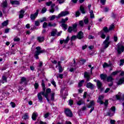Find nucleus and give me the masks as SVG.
<instances>
[{"label":"nucleus","mask_w":124,"mask_h":124,"mask_svg":"<svg viewBox=\"0 0 124 124\" xmlns=\"http://www.w3.org/2000/svg\"><path fill=\"white\" fill-rule=\"evenodd\" d=\"M84 21L85 24H88V23H89V18L85 17Z\"/></svg>","instance_id":"63"},{"label":"nucleus","mask_w":124,"mask_h":124,"mask_svg":"<svg viewBox=\"0 0 124 124\" xmlns=\"http://www.w3.org/2000/svg\"><path fill=\"white\" fill-rule=\"evenodd\" d=\"M50 82L52 85H53V86H54L55 88L57 87V85L56 84V82L55 81V80H54V79L51 80Z\"/></svg>","instance_id":"45"},{"label":"nucleus","mask_w":124,"mask_h":124,"mask_svg":"<svg viewBox=\"0 0 124 124\" xmlns=\"http://www.w3.org/2000/svg\"><path fill=\"white\" fill-rule=\"evenodd\" d=\"M58 69L59 73H62L63 71V69L62 68V66L60 67H58Z\"/></svg>","instance_id":"47"},{"label":"nucleus","mask_w":124,"mask_h":124,"mask_svg":"<svg viewBox=\"0 0 124 124\" xmlns=\"http://www.w3.org/2000/svg\"><path fill=\"white\" fill-rule=\"evenodd\" d=\"M64 113L66 117H68L69 118H72L73 117V113H72V111L69 108H65Z\"/></svg>","instance_id":"4"},{"label":"nucleus","mask_w":124,"mask_h":124,"mask_svg":"<svg viewBox=\"0 0 124 124\" xmlns=\"http://www.w3.org/2000/svg\"><path fill=\"white\" fill-rule=\"evenodd\" d=\"M48 26V23L47 22H44L43 24V28L44 29H46Z\"/></svg>","instance_id":"50"},{"label":"nucleus","mask_w":124,"mask_h":124,"mask_svg":"<svg viewBox=\"0 0 124 124\" xmlns=\"http://www.w3.org/2000/svg\"><path fill=\"white\" fill-rule=\"evenodd\" d=\"M70 40V38L69 37V36H68L65 40H60V43L62 45V44H67L68 43V41Z\"/></svg>","instance_id":"11"},{"label":"nucleus","mask_w":124,"mask_h":124,"mask_svg":"<svg viewBox=\"0 0 124 124\" xmlns=\"http://www.w3.org/2000/svg\"><path fill=\"white\" fill-rule=\"evenodd\" d=\"M7 1H3L1 5V6L3 8H6V7H7Z\"/></svg>","instance_id":"23"},{"label":"nucleus","mask_w":124,"mask_h":124,"mask_svg":"<svg viewBox=\"0 0 124 124\" xmlns=\"http://www.w3.org/2000/svg\"><path fill=\"white\" fill-rule=\"evenodd\" d=\"M55 93H52L50 94V96H51V100L52 101H54L55 100Z\"/></svg>","instance_id":"31"},{"label":"nucleus","mask_w":124,"mask_h":124,"mask_svg":"<svg viewBox=\"0 0 124 124\" xmlns=\"http://www.w3.org/2000/svg\"><path fill=\"white\" fill-rule=\"evenodd\" d=\"M57 26V24L56 23L49 22L48 24V26L51 28L52 27H56Z\"/></svg>","instance_id":"33"},{"label":"nucleus","mask_w":124,"mask_h":124,"mask_svg":"<svg viewBox=\"0 0 124 124\" xmlns=\"http://www.w3.org/2000/svg\"><path fill=\"white\" fill-rule=\"evenodd\" d=\"M84 82H85V80H84V79L81 80L80 81H79V82L78 83V87H82Z\"/></svg>","instance_id":"38"},{"label":"nucleus","mask_w":124,"mask_h":124,"mask_svg":"<svg viewBox=\"0 0 124 124\" xmlns=\"http://www.w3.org/2000/svg\"><path fill=\"white\" fill-rule=\"evenodd\" d=\"M56 33H57V30H54L51 32V36H55Z\"/></svg>","instance_id":"37"},{"label":"nucleus","mask_w":124,"mask_h":124,"mask_svg":"<svg viewBox=\"0 0 124 124\" xmlns=\"http://www.w3.org/2000/svg\"><path fill=\"white\" fill-rule=\"evenodd\" d=\"M109 66H110L109 65V64H108V63H106V62H105L103 65V67L104 68H105V67H109Z\"/></svg>","instance_id":"55"},{"label":"nucleus","mask_w":124,"mask_h":124,"mask_svg":"<svg viewBox=\"0 0 124 124\" xmlns=\"http://www.w3.org/2000/svg\"><path fill=\"white\" fill-rule=\"evenodd\" d=\"M35 26L36 27H38L39 26H40V23L38 21H35Z\"/></svg>","instance_id":"56"},{"label":"nucleus","mask_w":124,"mask_h":124,"mask_svg":"<svg viewBox=\"0 0 124 124\" xmlns=\"http://www.w3.org/2000/svg\"><path fill=\"white\" fill-rule=\"evenodd\" d=\"M90 18L91 19H93V18H94V14H93V10L90 11Z\"/></svg>","instance_id":"30"},{"label":"nucleus","mask_w":124,"mask_h":124,"mask_svg":"<svg viewBox=\"0 0 124 124\" xmlns=\"http://www.w3.org/2000/svg\"><path fill=\"white\" fill-rule=\"evenodd\" d=\"M69 14V12L68 11H62L60 14L58 15V16L56 17L57 19H60L61 17H63L64 16H66Z\"/></svg>","instance_id":"8"},{"label":"nucleus","mask_w":124,"mask_h":124,"mask_svg":"<svg viewBox=\"0 0 124 124\" xmlns=\"http://www.w3.org/2000/svg\"><path fill=\"white\" fill-rule=\"evenodd\" d=\"M51 89L47 88L46 91V93H45V91H43L38 93V99L40 103H42V102H43V97H42V95H44L45 97L49 96V93H51Z\"/></svg>","instance_id":"1"},{"label":"nucleus","mask_w":124,"mask_h":124,"mask_svg":"<svg viewBox=\"0 0 124 124\" xmlns=\"http://www.w3.org/2000/svg\"><path fill=\"white\" fill-rule=\"evenodd\" d=\"M100 2L102 4V5H105L106 0H100Z\"/></svg>","instance_id":"60"},{"label":"nucleus","mask_w":124,"mask_h":124,"mask_svg":"<svg viewBox=\"0 0 124 124\" xmlns=\"http://www.w3.org/2000/svg\"><path fill=\"white\" fill-rule=\"evenodd\" d=\"M46 21H47L46 17H43L42 18L40 19L41 23H43V22H46Z\"/></svg>","instance_id":"48"},{"label":"nucleus","mask_w":124,"mask_h":124,"mask_svg":"<svg viewBox=\"0 0 124 124\" xmlns=\"http://www.w3.org/2000/svg\"><path fill=\"white\" fill-rule=\"evenodd\" d=\"M94 81L96 83L97 87L98 89L100 90L101 92H103V88H102L103 87V84L102 82H100V80H97V79H94Z\"/></svg>","instance_id":"6"},{"label":"nucleus","mask_w":124,"mask_h":124,"mask_svg":"<svg viewBox=\"0 0 124 124\" xmlns=\"http://www.w3.org/2000/svg\"><path fill=\"white\" fill-rule=\"evenodd\" d=\"M69 105H70V106H72V105H73V100H69Z\"/></svg>","instance_id":"64"},{"label":"nucleus","mask_w":124,"mask_h":124,"mask_svg":"<svg viewBox=\"0 0 124 124\" xmlns=\"http://www.w3.org/2000/svg\"><path fill=\"white\" fill-rule=\"evenodd\" d=\"M77 36V38L78 39H82L84 38V33L82 31H80L78 33Z\"/></svg>","instance_id":"14"},{"label":"nucleus","mask_w":124,"mask_h":124,"mask_svg":"<svg viewBox=\"0 0 124 124\" xmlns=\"http://www.w3.org/2000/svg\"><path fill=\"white\" fill-rule=\"evenodd\" d=\"M78 105H82V104H84V101L83 100V99H81L80 100H78L77 102Z\"/></svg>","instance_id":"29"},{"label":"nucleus","mask_w":124,"mask_h":124,"mask_svg":"<svg viewBox=\"0 0 124 124\" xmlns=\"http://www.w3.org/2000/svg\"><path fill=\"white\" fill-rule=\"evenodd\" d=\"M86 87L87 88H88V89H90L91 90H93V88H94V86L91 82L87 83L86 84Z\"/></svg>","instance_id":"18"},{"label":"nucleus","mask_w":124,"mask_h":124,"mask_svg":"<svg viewBox=\"0 0 124 124\" xmlns=\"http://www.w3.org/2000/svg\"><path fill=\"white\" fill-rule=\"evenodd\" d=\"M124 59H121L120 66H123V65H124Z\"/></svg>","instance_id":"53"},{"label":"nucleus","mask_w":124,"mask_h":124,"mask_svg":"<svg viewBox=\"0 0 124 124\" xmlns=\"http://www.w3.org/2000/svg\"><path fill=\"white\" fill-rule=\"evenodd\" d=\"M101 38H103V39H105L106 37V35L104 34V33L102 32V31L101 32Z\"/></svg>","instance_id":"51"},{"label":"nucleus","mask_w":124,"mask_h":124,"mask_svg":"<svg viewBox=\"0 0 124 124\" xmlns=\"http://www.w3.org/2000/svg\"><path fill=\"white\" fill-rule=\"evenodd\" d=\"M23 119H24V120H28L29 119V114L28 113H26L25 114H24V115H23V116L22 117Z\"/></svg>","instance_id":"32"},{"label":"nucleus","mask_w":124,"mask_h":124,"mask_svg":"<svg viewBox=\"0 0 124 124\" xmlns=\"http://www.w3.org/2000/svg\"><path fill=\"white\" fill-rule=\"evenodd\" d=\"M25 14V10H21L19 11V19H23L24 18V15Z\"/></svg>","instance_id":"17"},{"label":"nucleus","mask_w":124,"mask_h":124,"mask_svg":"<svg viewBox=\"0 0 124 124\" xmlns=\"http://www.w3.org/2000/svg\"><path fill=\"white\" fill-rule=\"evenodd\" d=\"M103 98H104V96L101 95V96H99V98L97 100V102L98 103H100V104H104V102H103Z\"/></svg>","instance_id":"16"},{"label":"nucleus","mask_w":124,"mask_h":124,"mask_svg":"<svg viewBox=\"0 0 124 124\" xmlns=\"http://www.w3.org/2000/svg\"><path fill=\"white\" fill-rule=\"evenodd\" d=\"M36 50L35 51L34 57L36 59V60H38L39 57L38 56L40 55V54H43V53H45L46 50L43 49L41 50V47L40 46H37L36 47Z\"/></svg>","instance_id":"2"},{"label":"nucleus","mask_w":124,"mask_h":124,"mask_svg":"<svg viewBox=\"0 0 124 124\" xmlns=\"http://www.w3.org/2000/svg\"><path fill=\"white\" fill-rule=\"evenodd\" d=\"M100 77L101 80H103V81H105L107 79V75L102 74L100 75Z\"/></svg>","instance_id":"20"},{"label":"nucleus","mask_w":124,"mask_h":124,"mask_svg":"<svg viewBox=\"0 0 124 124\" xmlns=\"http://www.w3.org/2000/svg\"><path fill=\"white\" fill-rule=\"evenodd\" d=\"M79 9H80L81 13H82V14H86V11H85V8H84L83 6L81 5L80 6Z\"/></svg>","instance_id":"26"},{"label":"nucleus","mask_w":124,"mask_h":124,"mask_svg":"<svg viewBox=\"0 0 124 124\" xmlns=\"http://www.w3.org/2000/svg\"><path fill=\"white\" fill-rule=\"evenodd\" d=\"M37 40L39 42H43L44 41V37H38Z\"/></svg>","instance_id":"28"},{"label":"nucleus","mask_w":124,"mask_h":124,"mask_svg":"<svg viewBox=\"0 0 124 124\" xmlns=\"http://www.w3.org/2000/svg\"><path fill=\"white\" fill-rule=\"evenodd\" d=\"M121 71H115L114 72H113L111 73L110 76H111V77H114V76H116V75H117V74H118V73H120Z\"/></svg>","instance_id":"27"},{"label":"nucleus","mask_w":124,"mask_h":124,"mask_svg":"<svg viewBox=\"0 0 124 124\" xmlns=\"http://www.w3.org/2000/svg\"><path fill=\"white\" fill-rule=\"evenodd\" d=\"M34 86L35 90H37V89L38 88V87H39V85H38V83H35Z\"/></svg>","instance_id":"62"},{"label":"nucleus","mask_w":124,"mask_h":124,"mask_svg":"<svg viewBox=\"0 0 124 124\" xmlns=\"http://www.w3.org/2000/svg\"><path fill=\"white\" fill-rule=\"evenodd\" d=\"M10 105L13 108H15V107H16V104L13 102L10 103Z\"/></svg>","instance_id":"52"},{"label":"nucleus","mask_w":124,"mask_h":124,"mask_svg":"<svg viewBox=\"0 0 124 124\" xmlns=\"http://www.w3.org/2000/svg\"><path fill=\"white\" fill-rule=\"evenodd\" d=\"M116 113V107L114 106L112 107L110 110L107 112V114L109 117H113L114 114Z\"/></svg>","instance_id":"5"},{"label":"nucleus","mask_w":124,"mask_h":124,"mask_svg":"<svg viewBox=\"0 0 124 124\" xmlns=\"http://www.w3.org/2000/svg\"><path fill=\"white\" fill-rule=\"evenodd\" d=\"M77 23H75L72 27L69 26L68 29V32L70 33L72 32V31L77 32Z\"/></svg>","instance_id":"3"},{"label":"nucleus","mask_w":124,"mask_h":124,"mask_svg":"<svg viewBox=\"0 0 124 124\" xmlns=\"http://www.w3.org/2000/svg\"><path fill=\"white\" fill-rule=\"evenodd\" d=\"M79 24L80 27H83L84 26V22L83 21V20L79 21Z\"/></svg>","instance_id":"59"},{"label":"nucleus","mask_w":124,"mask_h":124,"mask_svg":"<svg viewBox=\"0 0 124 124\" xmlns=\"http://www.w3.org/2000/svg\"><path fill=\"white\" fill-rule=\"evenodd\" d=\"M93 106H94V101L93 100L91 101L89 104L87 105L88 108H91L90 113H92V112L94 110V107H93Z\"/></svg>","instance_id":"7"},{"label":"nucleus","mask_w":124,"mask_h":124,"mask_svg":"<svg viewBox=\"0 0 124 124\" xmlns=\"http://www.w3.org/2000/svg\"><path fill=\"white\" fill-rule=\"evenodd\" d=\"M66 21H68V17H66L65 19L64 18H62V23L63 24H64Z\"/></svg>","instance_id":"43"},{"label":"nucleus","mask_w":124,"mask_h":124,"mask_svg":"<svg viewBox=\"0 0 124 124\" xmlns=\"http://www.w3.org/2000/svg\"><path fill=\"white\" fill-rule=\"evenodd\" d=\"M61 26L62 27V28H63L64 30H66V29H67V24L62 23Z\"/></svg>","instance_id":"40"},{"label":"nucleus","mask_w":124,"mask_h":124,"mask_svg":"<svg viewBox=\"0 0 124 124\" xmlns=\"http://www.w3.org/2000/svg\"><path fill=\"white\" fill-rule=\"evenodd\" d=\"M21 40V39L18 37H16L15 38H14V41L15 42H19Z\"/></svg>","instance_id":"39"},{"label":"nucleus","mask_w":124,"mask_h":124,"mask_svg":"<svg viewBox=\"0 0 124 124\" xmlns=\"http://www.w3.org/2000/svg\"><path fill=\"white\" fill-rule=\"evenodd\" d=\"M80 15H81V13H80V12L79 11H78L76 13V17H79V16H80Z\"/></svg>","instance_id":"58"},{"label":"nucleus","mask_w":124,"mask_h":124,"mask_svg":"<svg viewBox=\"0 0 124 124\" xmlns=\"http://www.w3.org/2000/svg\"><path fill=\"white\" fill-rule=\"evenodd\" d=\"M110 44L109 42H106V41H104L103 42V45L104 46V49H107V48H108L109 47V45Z\"/></svg>","instance_id":"19"},{"label":"nucleus","mask_w":124,"mask_h":124,"mask_svg":"<svg viewBox=\"0 0 124 124\" xmlns=\"http://www.w3.org/2000/svg\"><path fill=\"white\" fill-rule=\"evenodd\" d=\"M114 80V78H113V77L112 76H109L107 78V82H112Z\"/></svg>","instance_id":"25"},{"label":"nucleus","mask_w":124,"mask_h":124,"mask_svg":"<svg viewBox=\"0 0 124 124\" xmlns=\"http://www.w3.org/2000/svg\"><path fill=\"white\" fill-rule=\"evenodd\" d=\"M124 51V46L122 45H119L117 46V53L119 55H121Z\"/></svg>","instance_id":"9"},{"label":"nucleus","mask_w":124,"mask_h":124,"mask_svg":"<svg viewBox=\"0 0 124 124\" xmlns=\"http://www.w3.org/2000/svg\"><path fill=\"white\" fill-rule=\"evenodd\" d=\"M115 28V25H114V24H112L111 25L109 28H108V30L109 31H112V30H113Z\"/></svg>","instance_id":"46"},{"label":"nucleus","mask_w":124,"mask_h":124,"mask_svg":"<svg viewBox=\"0 0 124 124\" xmlns=\"http://www.w3.org/2000/svg\"><path fill=\"white\" fill-rule=\"evenodd\" d=\"M11 4H13L14 5H18L20 4L19 2V1L18 0H13L10 1Z\"/></svg>","instance_id":"22"},{"label":"nucleus","mask_w":124,"mask_h":124,"mask_svg":"<svg viewBox=\"0 0 124 124\" xmlns=\"http://www.w3.org/2000/svg\"><path fill=\"white\" fill-rule=\"evenodd\" d=\"M77 35H73L71 37L70 40L71 42H72V41H74V40H76V39H77Z\"/></svg>","instance_id":"34"},{"label":"nucleus","mask_w":124,"mask_h":124,"mask_svg":"<svg viewBox=\"0 0 124 124\" xmlns=\"http://www.w3.org/2000/svg\"><path fill=\"white\" fill-rule=\"evenodd\" d=\"M4 83H7V77L3 76L1 78V79L0 80V84H4Z\"/></svg>","instance_id":"13"},{"label":"nucleus","mask_w":124,"mask_h":124,"mask_svg":"<svg viewBox=\"0 0 124 124\" xmlns=\"http://www.w3.org/2000/svg\"><path fill=\"white\" fill-rule=\"evenodd\" d=\"M124 78H122L119 79V80L117 82V85H122V84H124Z\"/></svg>","instance_id":"24"},{"label":"nucleus","mask_w":124,"mask_h":124,"mask_svg":"<svg viewBox=\"0 0 124 124\" xmlns=\"http://www.w3.org/2000/svg\"><path fill=\"white\" fill-rule=\"evenodd\" d=\"M50 115H51V114H50V113L47 112L46 113H45L44 115V118L45 119H47V118H49V116H50Z\"/></svg>","instance_id":"42"},{"label":"nucleus","mask_w":124,"mask_h":124,"mask_svg":"<svg viewBox=\"0 0 124 124\" xmlns=\"http://www.w3.org/2000/svg\"><path fill=\"white\" fill-rule=\"evenodd\" d=\"M46 11H47V8L44 7L42 8L41 10V13L42 14H44V13H45V12H46Z\"/></svg>","instance_id":"44"},{"label":"nucleus","mask_w":124,"mask_h":124,"mask_svg":"<svg viewBox=\"0 0 124 124\" xmlns=\"http://www.w3.org/2000/svg\"><path fill=\"white\" fill-rule=\"evenodd\" d=\"M39 12V10H37L36 12L34 14H31L30 16V18L31 20H35L36 17L38 16V13Z\"/></svg>","instance_id":"10"},{"label":"nucleus","mask_w":124,"mask_h":124,"mask_svg":"<svg viewBox=\"0 0 124 124\" xmlns=\"http://www.w3.org/2000/svg\"><path fill=\"white\" fill-rule=\"evenodd\" d=\"M38 117V113L36 112H34L31 116L32 120L33 121H36V118Z\"/></svg>","instance_id":"15"},{"label":"nucleus","mask_w":124,"mask_h":124,"mask_svg":"<svg viewBox=\"0 0 124 124\" xmlns=\"http://www.w3.org/2000/svg\"><path fill=\"white\" fill-rule=\"evenodd\" d=\"M42 86L43 88V91H44V92H45V83L44 82V80H42Z\"/></svg>","instance_id":"35"},{"label":"nucleus","mask_w":124,"mask_h":124,"mask_svg":"<svg viewBox=\"0 0 124 124\" xmlns=\"http://www.w3.org/2000/svg\"><path fill=\"white\" fill-rule=\"evenodd\" d=\"M103 31H105V32H106V33L109 32V31H110L109 29H108V28L106 27H104Z\"/></svg>","instance_id":"41"},{"label":"nucleus","mask_w":124,"mask_h":124,"mask_svg":"<svg viewBox=\"0 0 124 124\" xmlns=\"http://www.w3.org/2000/svg\"><path fill=\"white\" fill-rule=\"evenodd\" d=\"M113 39L114 42H117V41H118V36L117 35H114L113 36Z\"/></svg>","instance_id":"57"},{"label":"nucleus","mask_w":124,"mask_h":124,"mask_svg":"<svg viewBox=\"0 0 124 124\" xmlns=\"http://www.w3.org/2000/svg\"><path fill=\"white\" fill-rule=\"evenodd\" d=\"M52 1H48V2H46V6H50L52 4Z\"/></svg>","instance_id":"54"},{"label":"nucleus","mask_w":124,"mask_h":124,"mask_svg":"<svg viewBox=\"0 0 124 124\" xmlns=\"http://www.w3.org/2000/svg\"><path fill=\"white\" fill-rule=\"evenodd\" d=\"M84 78H85L87 82H89L90 80H91V76L90 75V73H88L87 72H85L84 73Z\"/></svg>","instance_id":"12"},{"label":"nucleus","mask_w":124,"mask_h":124,"mask_svg":"<svg viewBox=\"0 0 124 124\" xmlns=\"http://www.w3.org/2000/svg\"><path fill=\"white\" fill-rule=\"evenodd\" d=\"M8 25V20H6L4 21L2 23V27H6Z\"/></svg>","instance_id":"36"},{"label":"nucleus","mask_w":124,"mask_h":124,"mask_svg":"<svg viewBox=\"0 0 124 124\" xmlns=\"http://www.w3.org/2000/svg\"><path fill=\"white\" fill-rule=\"evenodd\" d=\"M56 18H57V16H56V15H53L50 17V20L53 21V20H55V19H56Z\"/></svg>","instance_id":"49"},{"label":"nucleus","mask_w":124,"mask_h":124,"mask_svg":"<svg viewBox=\"0 0 124 124\" xmlns=\"http://www.w3.org/2000/svg\"><path fill=\"white\" fill-rule=\"evenodd\" d=\"M57 1H58L60 4H62V3H63V2L65 1V0H57Z\"/></svg>","instance_id":"61"},{"label":"nucleus","mask_w":124,"mask_h":124,"mask_svg":"<svg viewBox=\"0 0 124 124\" xmlns=\"http://www.w3.org/2000/svg\"><path fill=\"white\" fill-rule=\"evenodd\" d=\"M27 78L25 77H22L21 78V81L20 82V84H23V83H24V84H27Z\"/></svg>","instance_id":"21"}]
</instances>
